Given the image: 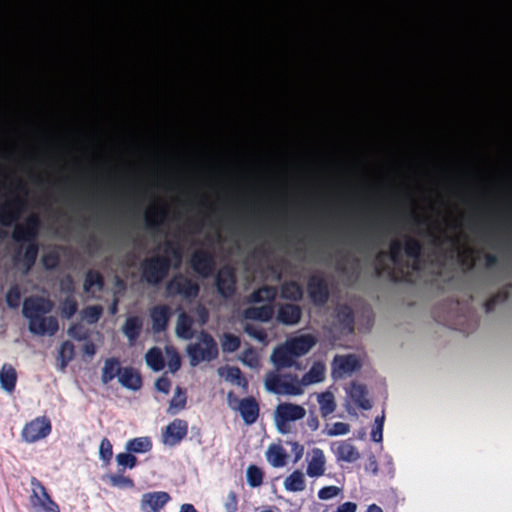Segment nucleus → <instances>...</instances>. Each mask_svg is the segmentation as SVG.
Returning <instances> with one entry per match:
<instances>
[{
	"mask_svg": "<svg viewBox=\"0 0 512 512\" xmlns=\"http://www.w3.org/2000/svg\"><path fill=\"white\" fill-rule=\"evenodd\" d=\"M51 310V303L44 298H30L24 302L23 313L29 321L30 332L36 335L53 334L58 325L56 320L46 314Z\"/></svg>",
	"mask_w": 512,
	"mask_h": 512,
	"instance_id": "f257e3e1",
	"label": "nucleus"
},
{
	"mask_svg": "<svg viewBox=\"0 0 512 512\" xmlns=\"http://www.w3.org/2000/svg\"><path fill=\"white\" fill-rule=\"evenodd\" d=\"M411 258L414 262L413 268H417L422 252L423 245L421 241L415 237L405 235L403 242L399 239H393L389 243V258L395 265L402 263V253Z\"/></svg>",
	"mask_w": 512,
	"mask_h": 512,
	"instance_id": "f03ea898",
	"label": "nucleus"
},
{
	"mask_svg": "<svg viewBox=\"0 0 512 512\" xmlns=\"http://www.w3.org/2000/svg\"><path fill=\"white\" fill-rule=\"evenodd\" d=\"M52 432V422L46 415L33 417L20 429V440L26 445H33L46 440Z\"/></svg>",
	"mask_w": 512,
	"mask_h": 512,
	"instance_id": "7ed1b4c3",
	"label": "nucleus"
},
{
	"mask_svg": "<svg viewBox=\"0 0 512 512\" xmlns=\"http://www.w3.org/2000/svg\"><path fill=\"white\" fill-rule=\"evenodd\" d=\"M275 294L274 289L267 287L256 291L251 297L252 306L244 313L245 318L259 321L269 320L273 315L270 302L274 299Z\"/></svg>",
	"mask_w": 512,
	"mask_h": 512,
	"instance_id": "20e7f679",
	"label": "nucleus"
},
{
	"mask_svg": "<svg viewBox=\"0 0 512 512\" xmlns=\"http://www.w3.org/2000/svg\"><path fill=\"white\" fill-rule=\"evenodd\" d=\"M28 504L31 512H61L46 487L35 478L30 480Z\"/></svg>",
	"mask_w": 512,
	"mask_h": 512,
	"instance_id": "39448f33",
	"label": "nucleus"
},
{
	"mask_svg": "<svg viewBox=\"0 0 512 512\" xmlns=\"http://www.w3.org/2000/svg\"><path fill=\"white\" fill-rule=\"evenodd\" d=\"M218 350L211 336L200 333L193 343L187 346L190 364L196 366L200 362L210 361L217 356Z\"/></svg>",
	"mask_w": 512,
	"mask_h": 512,
	"instance_id": "423d86ee",
	"label": "nucleus"
},
{
	"mask_svg": "<svg viewBox=\"0 0 512 512\" xmlns=\"http://www.w3.org/2000/svg\"><path fill=\"white\" fill-rule=\"evenodd\" d=\"M427 235L432 237L431 243L438 249H441L445 244H451V252H458L460 263L463 266H466L468 269H472L474 267V250L467 247L463 251H460L459 238L449 236L445 231H441L439 235H435L432 231L429 230Z\"/></svg>",
	"mask_w": 512,
	"mask_h": 512,
	"instance_id": "0eeeda50",
	"label": "nucleus"
},
{
	"mask_svg": "<svg viewBox=\"0 0 512 512\" xmlns=\"http://www.w3.org/2000/svg\"><path fill=\"white\" fill-rule=\"evenodd\" d=\"M266 390L275 394L300 395L303 392L300 381L276 373L267 375L264 382Z\"/></svg>",
	"mask_w": 512,
	"mask_h": 512,
	"instance_id": "6e6552de",
	"label": "nucleus"
},
{
	"mask_svg": "<svg viewBox=\"0 0 512 512\" xmlns=\"http://www.w3.org/2000/svg\"><path fill=\"white\" fill-rule=\"evenodd\" d=\"M305 416V409L296 404L284 403L277 406L274 422L278 432L286 434L290 431L289 423Z\"/></svg>",
	"mask_w": 512,
	"mask_h": 512,
	"instance_id": "1a4fd4ad",
	"label": "nucleus"
},
{
	"mask_svg": "<svg viewBox=\"0 0 512 512\" xmlns=\"http://www.w3.org/2000/svg\"><path fill=\"white\" fill-rule=\"evenodd\" d=\"M362 364L355 354L336 355L332 362L333 374L335 377L351 375L359 370Z\"/></svg>",
	"mask_w": 512,
	"mask_h": 512,
	"instance_id": "9d476101",
	"label": "nucleus"
},
{
	"mask_svg": "<svg viewBox=\"0 0 512 512\" xmlns=\"http://www.w3.org/2000/svg\"><path fill=\"white\" fill-rule=\"evenodd\" d=\"M335 329L342 335H349L354 331V313L347 304H339L334 311Z\"/></svg>",
	"mask_w": 512,
	"mask_h": 512,
	"instance_id": "9b49d317",
	"label": "nucleus"
},
{
	"mask_svg": "<svg viewBox=\"0 0 512 512\" xmlns=\"http://www.w3.org/2000/svg\"><path fill=\"white\" fill-rule=\"evenodd\" d=\"M170 500V496L164 491L144 493L140 498L141 512H159Z\"/></svg>",
	"mask_w": 512,
	"mask_h": 512,
	"instance_id": "f8f14e48",
	"label": "nucleus"
},
{
	"mask_svg": "<svg viewBox=\"0 0 512 512\" xmlns=\"http://www.w3.org/2000/svg\"><path fill=\"white\" fill-rule=\"evenodd\" d=\"M228 404L230 408L237 409L246 424H252L258 417V406L252 399H245L240 403L228 394Z\"/></svg>",
	"mask_w": 512,
	"mask_h": 512,
	"instance_id": "ddd939ff",
	"label": "nucleus"
},
{
	"mask_svg": "<svg viewBox=\"0 0 512 512\" xmlns=\"http://www.w3.org/2000/svg\"><path fill=\"white\" fill-rule=\"evenodd\" d=\"M187 434V423L180 419L173 420L163 432L162 441L166 446H174Z\"/></svg>",
	"mask_w": 512,
	"mask_h": 512,
	"instance_id": "4468645a",
	"label": "nucleus"
},
{
	"mask_svg": "<svg viewBox=\"0 0 512 512\" xmlns=\"http://www.w3.org/2000/svg\"><path fill=\"white\" fill-rule=\"evenodd\" d=\"M347 393L350 399L358 408L362 410L371 409L372 403L368 398V390L366 385L353 381L351 382Z\"/></svg>",
	"mask_w": 512,
	"mask_h": 512,
	"instance_id": "2eb2a0df",
	"label": "nucleus"
},
{
	"mask_svg": "<svg viewBox=\"0 0 512 512\" xmlns=\"http://www.w3.org/2000/svg\"><path fill=\"white\" fill-rule=\"evenodd\" d=\"M332 450L335 453L337 459L345 462H355L360 458V453L357 448L349 441H341L334 443Z\"/></svg>",
	"mask_w": 512,
	"mask_h": 512,
	"instance_id": "dca6fc26",
	"label": "nucleus"
},
{
	"mask_svg": "<svg viewBox=\"0 0 512 512\" xmlns=\"http://www.w3.org/2000/svg\"><path fill=\"white\" fill-rule=\"evenodd\" d=\"M286 343L288 345V349L290 350V354L295 358L309 352L315 345L316 341L311 336L305 335L291 339Z\"/></svg>",
	"mask_w": 512,
	"mask_h": 512,
	"instance_id": "f3484780",
	"label": "nucleus"
},
{
	"mask_svg": "<svg viewBox=\"0 0 512 512\" xmlns=\"http://www.w3.org/2000/svg\"><path fill=\"white\" fill-rule=\"evenodd\" d=\"M118 382L126 389L138 390L141 387L140 375L131 368H122L119 373Z\"/></svg>",
	"mask_w": 512,
	"mask_h": 512,
	"instance_id": "a211bd4d",
	"label": "nucleus"
},
{
	"mask_svg": "<svg viewBox=\"0 0 512 512\" xmlns=\"http://www.w3.org/2000/svg\"><path fill=\"white\" fill-rule=\"evenodd\" d=\"M17 375L15 369L9 365L4 364L0 369V386L6 393H11L16 385Z\"/></svg>",
	"mask_w": 512,
	"mask_h": 512,
	"instance_id": "6ab92c4d",
	"label": "nucleus"
},
{
	"mask_svg": "<svg viewBox=\"0 0 512 512\" xmlns=\"http://www.w3.org/2000/svg\"><path fill=\"white\" fill-rule=\"evenodd\" d=\"M152 441L148 436H141L129 439L125 443V450L132 453L144 454L151 450Z\"/></svg>",
	"mask_w": 512,
	"mask_h": 512,
	"instance_id": "aec40b11",
	"label": "nucleus"
},
{
	"mask_svg": "<svg viewBox=\"0 0 512 512\" xmlns=\"http://www.w3.org/2000/svg\"><path fill=\"white\" fill-rule=\"evenodd\" d=\"M266 460L273 467H283L286 463V453L279 444H271L265 453Z\"/></svg>",
	"mask_w": 512,
	"mask_h": 512,
	"instance_id": "412c9836",
	"label": "nucleus"
},
{
	"mask_svg": "<svg viewBox=\"0 0 512 512\" xmlns=\"http://www.w3.org/2000/svg\"><path fill=\"white\" fill-rule=\"evenodd\" d=\"M293 359L294 357L290 354L287 343L275 349L271 354V361L278 368L291 365Z\"/></svg>",
	"mask_w": 512,
	"mask_h": 512,
	"instance_id": "4be33fe9",
	"label": "nucleus"
},
{
	"mask_svg": "<svg viewBox=\"0 0 512 512\" xmlns=\"http://www.w3.org/2000/svg\"><path fill=\"white\" fill-rule=\"evenodd\" d=\"M283 486L288 492L303 491L306 486L304 474L300 471H294L284 479Z\"/></svg>",
	"mask_w": 512,
	"mask_h": 512,
	"instance_id": "5701e85b",
	"label": "nucleus"
},
{
	"mask_svg": "<svg viewBox=\"0 0 512 512\" xmlns=\"http://www.w3.org/2000/svg\"><path fill=\"white\" fill-rule=\"evenodd\" d=\"M162 352L158 348H151L145 355L147 366L153 371H160L165 366V361Z\"/></svg>",
	"mask_w": 512,
	"mask_h": 512,
	"instance_id": "b1692460",
	"label": "nucleus"
},
{
	"mask_svg": "<svg viewBox=\"0 0 512 512\" xmlns=\"http://www.w3.org/2000/svg\"><path fill=\"white\" fill-rule=\"evenodd\" d=\"M277 319L284 324H295L300 319V311L294 305L283 306L277 315Z\"/></svg>",
	"mask_w": 512,
	"mask_h": 512,
	"instance_id": "393cba45",
	"label": "nucleus"
},
{
	"mask_svg": "<svg viewBox=\"0 0 512 512\" xmlns=\"http://www.w3.org/2000/svg\"><path fill=\"white\" fill-rule=\"evenodd\" d=\"M122 368H120L119 363L116 360H106L102 369V381L104 383H108L115 377H119V373Z\"/></svg>",
	"mask_w": 512,
	"mask_h": 512,
	"instance_id": "a878e982",
	"label": "nucleus"
},
{
	"mask_svg": "<svg viewBox=\"0 0 512 512\" xmlns=\"http://www.w3.org/2000/svg\"><path fill=\"white\" fill-rule=\"evenodd\" d=\"M233 283H234V280H233L232 273L230 272V270L225 269L219 273L217 285H218L219 291L223 295H227L232 291Z\"/></svg>",
	"mask_w": 512,
	"mask_h": 512,
	"instance_id": "bb28decb",
	"label": "nucleus"
},
{
	"mask_svg": "<svg viewBox=\"0 0 512 512\" xmlns=\"http://www.w3.org/2000/svg\"><path fill=\"white\" fill-rule=\"evenodd\" d=\"M218 375L227 382L244 386V382L241 380L240 377V371L236 367H221L218 369Z\"/></svg>",
	"mask_w": 512,
	"mask_h": 512,
	"instance_id": "cd10ccee",
	"label": "nucleus"
},
{
	"mask_svg": "<svg viewBox=\"0 0 512 512\" xmlns=\"http://www.w3.org/2000/svg\"><path fill=\"white\" fill-rule=\"evenodd\" d=\"M509 298V291L507 288H502L500 289L495 295H493L492 297H490L484 304V307H485V311L487 313H490L492 311H494L495 307L499 304V303H504L508 300Z\"/></svg>",
	"mask_w": 512,
	"mask_h": 512,
	"instance_id": "c85d7f7f",
	"label": "nucleus"
},
{
	"mask_svg": "<svg viewBox=\"0 0 512 512\" xmlns=\"http://www.w3.org/2000/svg\"><path fill=\"white\" fill-rule=\"evenodd\" d=\"M246 481L252 488L258 487L263 482V472L255 465H250L246 469Z\"/></svg>",
	"mask_w": 512,
	"mask_h": 512,
	"instance_id": "c756f323",
	"label": "nucleus"
},
{
	"mask_svg": "<svg viewBox=\"0 0 512 512\" xmlns=\"http://www.w3.org/2000/svg\"><path fill=\"white\" fill-rule=\"evenodd\" d=\"M190 326L191 320L184 314L179 315L175 328L176 335L180 338L188 339L191 336Z\"/></svg>",
	"mask_w": 512,
	"mask_h": 512,
	"instance_id": "7c9ffc66",
	"label": "nucleus"
},
{
	"mask_svg": "<svg viewBox=\"0 0 512 512\" xmlns=\"http://www.w3.org/2000/svg\"><path fill=\"white\" fill-rule=\"evenodd\" d=\"M185 404H186L185 394L179 388H176L174 395L170 401V405L168 407V412L170 414H176L181 409L184 408Z\"/></svg>",
	"mask_w": 512,
	"mask_h": 512,
	"instance_id": "2f4dec72",
	"label": "nucleus"
},
{
	"mask_svg": "<svg viewBox=\"0 0 512 512\" xmlns=\"http://www.w3.org/2000/svg\"><path fill=\"white\" fill-rule=\"evenodd\" d=\"M116 463L120 469H132L137 464V458L133 455L132 452H122L116 455Z\"/></svg>",
	"mask_w": 512,
	"mask_h": 512,
	"instance_id": "473e14b6",
	"label": "nucleus"
},
{
	"mask_svg": "<svg viewBox=\"0 0 512 512\" xmlns=\"http://www.w3.org/2000/svg\"><path fill=\"white\" fill-rule=\"evenodd\" d=\"M98 455L100 460L105 464L108 465L111 462L112 456H113V447L111 442L103 438L100 441L99 448H98Z\"/></svg>",
	"mask_w": 512,
	"mask_h": 512,
	"instance_id": "72a5a7b5",
	"label": "nucleus"
},
{
	"mask_svg": "<svg viewBox=\"0 0 512 512\" xmlns=\"http://www.w3.org/2000/svg\"><path fill=\"white\" fill-rule=\"evenodd\" d=\"M107 479L110 485L115 488L132 489L134 487L133 480L123 475H109Z\"/></svg>",
	"mask_w": 512,
	"mask_h": 512,
	"instance_id": "f704fd0d",
	"label": "nucleus"
},
{
	"mask_svg": "<svg viewBox=\"0 0 512 512\" xmlns=\"http://www.w3.org/2000/svg\"><path fill=\"white\" fill-rule=\"evenodd\" d=\"M165 365L171 372H175L180 367V357L171 347L165 348Z\"/></svg>",
	"mask_w": 512,
	"mask_h": 512,
	"instance_id": "c9c22d12",
	"label": "nucleus"
},
{
	"mask_svg": "<svg viewBox=\"0 0 512 512\" xmlns=\"http://www.w3.org/2000/svg\"><path fill=\"white\" fill-rule=\"evenodd\" d=\"M153 326L156 330H162L167 323V310L163 307L155 308L152 311Z\"/></svg>",
	"mask_w": 512,
	"mask_h": 512,
	"instance_id": "e433bc0d",
	"label": "nucleus"
},
{
	"mask_svg": "<svg viewBox=\"0 0 512 512\" xmlns=\"http://www.w3.org/2000/svg\"><path fill=\"white\" fill-rule=\"evenodd\" d=\"M346 207L351 208V212H353V215H360L361 221L369 224H374L373 221H371V218L369 214L365 211L364 206L356 201H348L346 202Z\"/></svg>",
	"mask_w": 512,
	"mask_h": 512,
	"instance_id": "4c0bfd02",
	"label": "nucleus"
},
{
	"mask_svg": "<svg viewBox=\"0 0 512 512\" xmlns=\"http://www.w3.org/2000/svg\"><path fill=\"white\" fill-rule=\"evenodd\" d=\"M336 408L334 396L331 392H322V417L332 413Z\"/></svg>",
	"mask_w": 512,
	"mask_h": 512,
	"instance_id": "58836bf2",
	"label": "nucleus"
},
{
	"mask_svg": "<svg viewBox=\"0 0 512 512\" xmlns=\"http://www.w3.org/2000/svg\"><path fill=\"white\" fill-rule=\"evenodd\" d=\"M320 381V367L318 365H314L310 371L305 374L300 381V384L303 387L318 383Z\"/></svg>",
	"mask_w": 512,
	"mask_h": 512,
	"instance_id": "ea45409f",
	"label": "nucleus"
},
{
	"mask_svg": "<svg viewBox=\"0 0 512 512\" xmlns=\"http://www.w3.org/2000/svg\"><path fill=\"white\" fill-rule=\"evenodd\" d=\"M100 288H101L100 276L97 273H89L86 276V279L84 282V289L87 292L94 293L96 290H100Z\"/></svg>",
	"mask_w": 512,
	"mask_h": 512,
	"instance_id": "a19ab883",
	"label": "nucleus"
},
{
	"mask_svg": "<svg viewBox=\"0 0 512 512\" xmlns=\"http://www.w3.org/2000/svg\"><path fill=\"white\" fill-rule=\"evenodd\" d=\"M239 345L238 337L231 334L224 335L221 341V347L224 352H233L238 349Z\"/></svg>",
	"mask_w": 512,
	"mask_h": 512,
	"instance_id": "79ce46f5",
	"label": "nucleus"
},
{
	"mask_svg": "<svg viewBox=\"0 0 512 512\" xmlns=\"http://www.w3.org/2000/svg\"><path fill=\"white\" fill-rule=\"evenodd\" d=\"M139 329L140 321L137 318H129L125 322L123 331L128 338L133 339L138 334Z\"/></svg>",
	"mask_w": 512,
	"mask_h": 512,
	"instance_id": "37998d69",
	"label": "nucleus"
},
{
	"mask_svg": "<svg viewBox=\"0 0 512 512\" xmlns=\"http://www.w3.org/2000/svg\"><path fill=\"white\" fill-rule=\"evenodd\" d=\"M350 430V426L344 422H336L331 427L326 425V432L328 435H344L347 434Z\"/></svg>",
	"mask_w": 512,
	"mask_h": 512,
	"instance_id": "c03bdc74",
	"label": "nucleus"
},
{
	"mask_svg": "<svg viewBox=\"0 0 512 512\" xmlns=\"http://www.w3.org/2000/svg\"><path fill=\"white\" fill-rule=\"evenodd\" d=\"M241 361L250 368H257L259 357L254 351L248 350L243 353Z\"/></svg>",
	"mask_w": 512,
	"mask_h": 512,
	"instance_id": "a18cd8bd",
	"label": "nucleus"
},
{
	"mask_svg": "<svg viewBox=\"0 0 512 512\" xmlns=\"http://www.w3.org/2000/svg\"><path fill=\"white\" fill-rule=\"evenodd\" d=\"M282 294L286 298L297 299L301 297V289L297 284L290 283L283 287Z\"/></svg>",
	"mask_w": 512,
	"mask_h": 512,
	"instance_id": "49530a36",
	"label": "nucleus"
},
{
	"mask_svg": "<svg viewBox=\"0 0 512 512\" xmlns=\"http://www.w3.org/2000/svg\"><path fill=\"white\" fill-rule=\"evenodd\" d=\"M343 492V489L338 486H323L322 487V500H329L334 497H337L338 495H341Z\"/></svg>",
	"mask_w": 512,
	"mask_h": 512,
	"instance_id": "de8ad7c7",
	"label": "nucleus"
},
{
	"mask_svg": "<svg viewBox=\"0 0 512 512\" xmlns=\"http://www.w3.org/2000/svg\"><path fill=\"white\" fill-rule=\"evenodd\" d=\"M307 474L311 477H317L320 475V459L317 455H314L310 460L307 468Z\"/></svg>",
	"mask_w": 512,
	"mask_h": 512,
	"instance_id": "09e8293b",
	"label": "nucleus"
},
{
	"mask_svg": "<svg viewBox=\"0 0 512 512\" xmlns=\"http://www.w3.org/2000/svg\"><path fill=\"white\" fill-rule=\"evenodd\" d=\"M101 309L97 306L89 307L83 314V319L89 323L95 322L100 316Z\"/></svg>",
	"mask_w": 512,
	"mask_h": 512,
	"instance_id": "8fccbe9b",
	"label": "nucleus"
},
{
	"mask_svg": "<svg viewBox=\"0 0 512 512\" xmlns=\"http://www.w3.org/2000/svg\"><path fill=\"white\" fill-rule=\"evenodd\" d=\"M20 301V293L17 288L10 289L6 295V302L11 307H16Z\"/></svg>",
	"mask_w": 512,
	"mask_h": 512,
	"instance_id": "3c124183",
	"label": "nucleus"
},
{
	"mask_svg": "<svg viewBox=\"0 0 512 512\" xmlns=\"http://www.w3.org/2000/svg\"><path fill=\"white\" fill-rule=\"evenodd\" d=\"M156 390L167 395L170 390V381L165 377H160L155 382Z\"/></svg>",
	"mask_w": 512,
	"mask_h": 512,
	"instance_id": "603ef678",
	"label": "nucleus"
},
{
	"mask_svg": "<svg viewBox=\"0 0 512 512\" xmlns=\"http://www.w3.org/2000/svg\"><path fill=\"white\" fill-rule=\"evenodd\" d=\"M356 510V503L348 501L339 505L334 512H356Z\"/></svg>",
	"mask_w": 512,
	"mask_h": 512,
	"instance_id": "864d4df0",
	"label": "nucleus"
},
{
	"mask_svg": "<svg viewBox=\"0 0 512 512\" xmlns=\"http://www.w3.org/2000/svg\"><path fill=\"white\" fill-rule=\"evenodd\" d=\"M383 438V428L379 425H374L371 431V439L374 442H381Z\"/></svg>",
	"mask_w": 512,
	"mask_h": 512,
	"instance_id": "5fc2aeb1",
	"label": "nucleus"
},
{
	"mask_svg": "<svg viewBox=\"0 0 512 512\" xmlns=\"http://www.w3.org/2000/svg\"><path fill=\"white\" fill-rule=\"evenodd\" d=\"M290 445L295 454V461H298L303 455V447L296 442H290Z\"/></svg>",
	"mask_w": 512,
	"mask_h": 512,
	"instance_id": "6e6d98bb",
	"label": "nucleus"
},
{
	"mask_svg": "<svg viewBox=\"0 0 512 512\" xmlns=\"http://www.w3.org/2000/svg\"><path fill=\"white\" fill-rule=\"evenodd\" d=\"M76 310L75 303L73 301H68L63 306V313L65 316H71Z\"/></svg>",
	"mask_w": 512,
	"mask_h": 512,
	"instance_id": "4d7b16f0",
	"label": "nucleus"
},
{
	"mask_svg": "<svg viewBox=\"0 0 512 512\" xmlns=\"http://www.w3.org/2000/svg\"><path fill=\"white\" fill-rule=\"evenodd\" d=\"M328 297H329L328 284H327L326 280L324 279V277L322 276V308L326 304Z\"/></svg>",
	"mask_w": 512,
	"mask_h": 512,
	"instance_id": "13d9d810",
	"label": "nucleus"
},
{
	"mask_svg": "<svg viewBox=\"0 0 512 512\" xmlns=\"http://www.w3.org/2000/svg\"><path fill=\"white\" fill-rule=\"evenodd\" d=\"M498 263V258L494 254H486L485 255V266L487 268H492Z\"/></svg>",
	"mask_w": 512,
	"mask_h": 512,
	"instance_id": "bf43d9fd",
	"label": "nucleus"
},
{
	"mask_svg": "<svg viewBox=\"0 0 512 512\" xmlns=\"http://www.w3.org/2000/svg\"><path fill=\"white\" fill-rule=\"evenodd\" d=\"M229 503L226 504V510L227 512H235L236 510V498L233 493L229 494Z\"/></svg>",
	"mask_w": 512,
	"mask_h": 512,
	"instance_id": "052dcab7",
	"label": "nucleus"
},
{
	"mask_svg": "<svg viewBox=\"0 0 512 512\" xmlns=\"http://www.w3.org/2000/svg\"><path fill=\"white\" fill-rule=\"evenodd\" d=\"M306 425L307 427L311 430V431H316L318 429V420L316 417H311L307 420L306 422Z\"/></svg>",
	"mask_w": 512,
	"mask_h": 512,
	"instance_id": "680f3d73",
	"label": "nucleus"
},
{
	"mask_svg": "<svg viewBox=\"0 0 512 512\" xmlns=\"http://www.w3.org/2000/svg\"><path fill=\"white\" fill-rule=\"evenodd\" d=\"M347 258H348L347 256H343V257H342L340 260H338V262H337V268H338L340 271H342V272H344V271H345V269H346V267H345V266H346Z\"/></svg>",
	"mask_w": 512,
	"mask_h": 512,
	"instance_id": "e2e57ef3",
	"label": "nucleus"
},
{
	"mask_svg": "<svg viewBox=\"0 0 512 512\" xmlns=\"http://www.w3.org/2000/svg\"><path fill=\"white\" fill-rule=\"evenodd\" d=\"M179 512H197L191 504H183Z\"/></svg>",
	"mask_w": 512,
	"mask_h": 512,
	"instance_id": "0e129e2a",
	"label": "nucleus"
},
{
	"mask_svg": "<svg viewBox=\"0 0 512 512\" xmlns=\"http://www.w3.org/2000/svg\"><path fill=\"white\" fill-rule=\"evenodd\" d=\"M365 512H383V510L378 505L371 504L368 506Z\"/></svg>",
	"mask_w": 512,
	"mask_h": 512,
	"instance_id": "69168bd1",
	"label": "nucleus"
},
{
	"mask_svg": "<svg viewBox=\"0 0 512 512\" xmlns=\"http://www.w3.org/2000/svg\"><path fill=\"white\" fill-rule=\"evenodd\" d=\"M84 351L88 356H92L95 352L92 344H86L84 347Z\"/></svg>",
	"mask_w": 512,
	"mask_h": 512,
	"instance_id": "338daca9",
	"label": "nucleus"
},
{
	"mask_svg": "<svg viewBox=\"0 0 512 512\" xmlns=\"http://www.w3.org/2000/svg\"><path fill=\"white\" fill-rule=\"evenodd\" d=\"M61 353L62 354H65V353H72V346L68 343H65L63 344L62 348H61Z\"/></svg>",
	"mask_w": 512,
	"mask_h": 512,
	"instance_id": "774afa93",
	"label": "nucleus"
}]
</instances>
